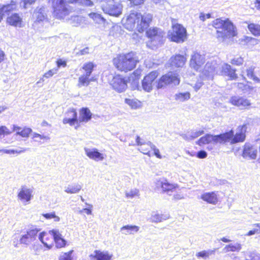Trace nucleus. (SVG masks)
Returning a JSON list of instances; mask_svg holds the SVG:
<instances>
[{
	"label": "nucleus",
	"instance_id": "obj_1",
	"mask_svg": "<svg viewBox=\"0 0 260 260\" xmlns=\"http://www.w3.org/2000/svg\"><path fill=\"white\" fill-rule=\"evenodd\" d=\"M245 125H243L240 129V132L237 133L235 135L233 129L229 132L220 134L219 135H212L207 134L200 138L196 144L201 146L202 145H226L228 143L233 145L239 142H243L245 139Z\"/></svg>",
	"mask_w": 260,
	"mask_h": 260
},
{
	"label": "nucleus",
	"instance_id": "obj_2",
	"mask_svg": "<svg viewBox=\"0 0 260 260\" xmlns=\"http://www.w3.org/2000/svg\"><path fill=\"white\" fill-rule=\"evenodd\" d=\"M213 26L216 29V38L219 42H223L237 35L236 27L228 19H216L213 21Z\"/></svg>",
	"mask_w": 260,
	"mask_h": 260
},
{
	"label": "nucleus",
	"instance_id": "obj_3",
	"mask_svg": "<svg viewBox=\"0 0 260 260\" xmlns=\"http://www.w3.org/2000/svg\"><path fill=\"white\" fill-rule=\"evenodd\" d=\"M138 62L135 52L120 54L113 59V63L119 71L127 72L133 70Z\"/></svg>",
	"mask_w": 260,
	"mask_h": 260
},
{
	"label": "nucleus",
	"instance_id": "obj_4",
	"mask_svg": "<svg viewBox=\"0 0 260 260\" xmlns=\"http://www.w3.org/2000/svg\"><path fill=\"white\" fill-rule=\"evenodd\" d=\"M165 33L161 29L157 27L150 28L146 31V35L150 40L147 42V46L154 49L164 42Z\"/></svg>",
	"mask_w": 260,
	"mask_h": 260
},
{
	"label": "nucleus",
	"instance_id": "obj_5",
	"mask_svg": "<svg viewBox=\"0 0 260 260\" xmlns=\"http://www.w3.org/2000/svg\"><path fill=\"white\" fill-rule=\"evenodd\" d=\"M179 75L174 72H169L162 75L157 81V89H164L167 87H173L179 84Z\"/></svg>",
	"mask_w": 260,
	"mask_h": 260
},
{
	"label": "nucleus",
	"instance_id": "obj_6",
	"mask_svg": "<svg viewBox=\"0 0 260 260\" xmlns=\"http://www.w3.org/2000/svg\"><path fill=\"white\" fill-rule=\"evenodd\" d=\"M53 9V14L58 19H63L70 12V6L65 0H49Z\"/></svg>",
	"mask_w": 260,
	"mask_h": 260
},
{
	"label": "nucleus",
	"instance_id": "obj_7",
	"mask_svg": "<svg viewBox=\"0 0 260 260\" xmlns=\"http://www.w3.org/2000/svg\"><path fill=\"white\" fill-rule=\"evenodd\" d=\"M96 66L91 62L85 63L82 67V69L84 71V73L79 77L78 79V87H81L82 86H87L91 81L94 80L93 77L89 78L92 72L93 71L94 68Z\"/></svg>",
	"mask_w": 260,
	"mask_h": 260
},
{
	"label": "nucleus",
	"instance_id": "obj_8",
	"mask_svg": "<svg viewBox=\"0 0 260 260\" xmlns=\"http://www.w3.org/2000/svg\"><path fill=\"white\" fill-rule=\"evenodd\" d=\"M168 36L172 41L182 43L186 39V30L181 25L177 24L173 26L172 30L169 32Z\"/></svg>",
	"mask_w": 260,
	"mask_h": 260
},
{
	"label": "nucleus",
	"instance_id": "obj_9",
	"mask_svg": "<svg viewBox=\"0 0 260 260\" xmlns=\"http://www.w3.org/2000/svg\"><path fill=\"white\" fill-rule=\"evenodd\" d=\"M122 8L120 3L114 1H109L102 5V9L105 13L115 17H118L122 14Z\"/></svg>",
	"mask_w": 260,
	"mask_h": 260
},
{
	"label": "nucleus",
	"instance_id": "obj_10",
	"mask_svg": "<svg viewBox=\"0 0 260 260\" xmlns=\"http://www.w3.org/2000/svg\"><path fill=\"white\" fill-rule=\"evenodd\" d=\"M153 16L151 13L144 12L138 13V21H137V30L141 32L146 29L152 21Z\"/></svg>",
	"mask_w": 260,
	"mask_h": 260
},
{
	"label": "nucleus",
	"instance_id": "obj_11",
	"mask_svg": "<svg viewBox=\"0 0 260 260\" xmlns=\"http://www.w3.org/2000/svg\"><path fill=\"white\" fill-rule=\"evenodd\" d=\"M220 66L216 61L213 60L207 62L203 71V74L208 79H213L215 74H218Z\"/></svg>",
	"mask_w": 260,
	"mask_h": 260
},
{
	"label": "nucleus",
	"instance_id": "obj_12",
	"mask_svg": "<svg viewBox=\"0 0 260 260\" xmlns=\"http://www.w3.org/2000/svg\"><path fill=\"white\" fill-rule=\"evenodd\" d=\"M124 27L129 30L137 29V21H138V12L133 11L122 20Z\"/></svg>",
	"mask_w": 260,
	"mask_h": 260
},
{
	"label": "nucleus",
	"instance_id": "obj_13",
	"mask_svg": "<svg viewBox=\"0 0 260 260\" xmlns=\"http://www.w3.org/2000/svg\"><path fill=\"white\" fill-rule=\"evenodd\" d=\"M39 230L37 228H32L28 230L26 234L22 235L20 238V243L22 244L29 245L37 240Z\"/></svg>",
	"mask_w": 260,
	"mask_h": 260
},
{
	"label": "nucleus",
	"instance_id": "obj_14",
	"mask_svg": "<svg viewBox=\"0 0 260 260\" xmlns=\"http://www.w3.org/2000/svg\"><path fill=\"white\" fill-rule=\"evenodd\" d=\"M56 231L51 230L48 232H43L39 234V239L45 246L49 249L54 245V233Z\"/></svg>",
	"mask_w": 260,
	"mask_h": 260
},
{
	"label": "nucleus",
	"instance_id": "obj_15",
	"mask_svg": "<svg viewBox=\"0 0 260 260\" xmlns=\"http://www.w3.org/2000/svg\"><path fill=\"white\" fill-rule=\"evenodd\" d=\"M205 62V55L200 54L198 52H194L191 56L190 60V66L197 71H201Z\"/></svg>",
	"mask_w": 260,
	"mask_h": 260
},
{
	"label": "nucleus",
	"instance_id": "obj_16",
	"mask_svg": "<svg viewBox=\"0 0 260 260\" xmlns=\"http://www.w3.org/2000/svg\"><path fill=\"white\" fill-rule=\"evenodd\" d=\"M112 88L119 92L125 91L127 88V82L119 75L114 76L110 82Z\"/></svg>",
	"mask_w": 260,
	"mask_h": 260
},
{
	"label": "nucleus",
	"instance_id": "obj_17",
	"mask_svg": "<svg viewBox=\"0 0 260 260\" xmlns=\"http://www.w3.org/2000/svg\"><path fill=\"white\" fill-rule=\"evenodd\" d=\"M156 187H160L162 192L169 193L175 191L179 188V186L177 184L170 183L167 179L165 178L162 180H158L157 181Z\"/></svg>",
	"mask_w": 260,
	"mask_h": 260
},
{
	"label": "nucleus",
	"instance_id": "obj_18",
	"mask_svg": "<svg viewBox=\"0 0 260 260\" xmlns=\"http://www.w3.org/2000/svg\"><path fill=\"white\" fill-rule=\"evenodd\" d=\"M158 75L156 71H153L146 76L142 81V87L146 92H150L152 89V83Z\"/></svg>",
	"mask_w": 260,
	"mask_h": 260
},
{
	"label": "nucleus",
	"instance_id": "obj_19",
	"mask_svg": "<svg viewBox=\"0 0 260 260\" xmlns=\"http://www.w3.org/2000/svg\"><path fill=\"white\" fill-rule=\"evenodd\" d=\"M112 257V254L107 251L96 250L94 251V254H90L82 260H111Z\"/></svg>",
	"mask_w": 260,
	"mask_h": 260
},
{
	"label": "nucleus",
	"instance_id": "obj_20",
	"mask_svg": "<svg viewBox=\"0 0 260 260\" xmlns=\"http://www.w3.org/2000/svg\"><path fill=\"white\" fill-rule=\"evenodd\" d=\"M230 103L237 107H239L241 109L246 108L249 106L251 104L250 101L244 97L239 96H233L230 100Z\"/></svg>",
	"mask_w": 260,
	"mask_h": 260
},
{
	"label": "nucleus",
	"instance_id": "obj_21",
	"mask_svg": "<svg viewBox=\"0 0 260 260\" xmlns=\"http://www.w3.org/2000/svg\"><path fill=\"white\" fill-rule=\"evenodd\" d=\"M78 119L77 117V113L74 108H70L66 113V117L63 119V124H69L70 125L73 126L76 123H77Z\"/></svg>",
	"mask_w": 260,
	"mask_h": 260
},
{
	"label": "nucleus",
	"instance_id": "obj_22",
	"mask_svg": "<svg viewBox=\"0 0 260 260\" xmlns=\"http://www.w3.org/2000/svg\"><path fill=\"white\" fill-rule=\"evenodd\" d=\"M217 191L205 192L201 196V199L207 203L216 205L219 201Z\"/></svg>",
	"mask_w": 260,
	"mask_h": 260
},
{
	"label": "nucleus",
	"instance_id": "obj_23",
	"mask_svg": "<svg viewBox=\"0 0 260 260\" xmlns=\"http://www.w3.org/2000/svg\"><path fill=\"white\" fill-rule=\"evenodd\" d=\"M236 70L233 69L231 66L227 63L223 64L220 67V69H219L218 74H221L223 76H227L231 79H235L237 78V75L235 73Z\"/></svg>",
	"mask_w": 260,
	"mask_h": 260
},
{
	"label": "nucleus",
	"instance_id": "obj_24",
	"mask_svg": "<svg viewBox=\"0 0 260 260\" xmlns=\"http://www.w3.org/2000/svg\"><path fill=\"white\" fill-rule=\"evenodd\" d=\"M186 61V58L182 55L178 54L172 56L169 60V64L172 68H181Z\"/></svg>",
	"mask_w": 260,
	"mask_h": 260
},
{
	"label": "nucleus",
	"instance_id": "obj_25",
	"mask_svg": "<svg viewBox=\"0 0 260 260\" xmlns=\"http://www.w3.org/2000/svg\"><path fill=\"white\" fill-rule=\"evenodd\" d=\"M16 3L13 1H12L9 4L0 5V22L5 15H9L11 12L16 9Z\"/></svg>",
	"mask_w": 260,
	"mask_h": 260
},
{
	"label": "nucleus",
	"instance_id": "obj_26",
	"mask_svg": "<svg viewBox=\"0 0 260 260\" xmlns=\"http://www.w3.org/2000/svg\"><path fill=\"white\" fill-rule=\"evenodd\" d=\"M33 17L38 22H41L47 19V8L44 6L37 7L33 13Z\"/></svg>",
	"mask_w": 260,
	"mask_h": 260
},
{
	"label": "nucleus",
	"instance_id": "obj_27",
	"mask_svg": "<svg viewBox=\"0 0 260 260\" xmlns=\"http://www.w3.org/2000/svg\"><path fill=\"white\" fill-rule=\"evenodd\" d=\"M18 197L21 201L28 203L32 197V191L29 188L22 187L18 194Z\"/></svg>",
	"mask_w": 260,
	"mask_h": 260
},
{
	"label": "nucleus",
	"instance_id": "obj_28",
	"mask_svg": "<svg viewBox=\"0 0 260 260\" xmlns=\"http://www.w3.org/2000/svg\"><path fill=\"white\" fill-rule=\"evenodd\" d=\"M7 21L11 25L19 27L22 26V19L17 13H14L8 17Z\"/></svg>",
	"mask_w": 260,
	"mask_h": 260
},
{
	"label": "nucleus",
	"instance_id": "obj_29",
	"mask_svg": "<svg viewBox=\"0 0 260 260\" xmlns=\"http://www.w3.org/2000/svg\"><path fill=\"white\" fill-rule=\"evenodd\" d=\"M204 134V129H192L183 135L182 137L186 140H193Z\"/></svg>",
	"mask_w": 260,
	"mask_h": 260
},
{
	"label": "nucleus",
	"instance_id": "obj_30",
	"mask_svg": "<svg viewBox=\"0 0 260 260\" xmlns=\"http://www.w3.org/2000/svg\"><path fill=\"white\" fill-rule=\"evenodd\" d=\"M92 116V113L87 108H82L79 111V121L80 122H87L89 121Z\"/></svg>",
	"mask_w": 260,
	"mask_h": 260
},
{
	"label": "nucleus",
	"instance_id": "obj_31",
	"mask_svg": "<svg viewBox=\"0 0 260 260\" xmlns=\"http://www.w3.org/2000/svg\"><path fill=\"white\" fill-rule=\"evenodd\" d=\"M54 241L55 246L57 248H62L66 246V241L62 238L61 235L58 232L56 231L54 233Z\"/></svg>",
	"mask_w": 260,
	"mask_h": 260
},
{
	"label": "nucleus",
	"instance_id": "obj_32",
	"mask_svg": "<svg viewBox=\"0 0 260 260\" xmlns=\"http://www.w3.org/2000/svg\"><path fill=\"white\" fill-rule=\"evenodd\" d=\"M242 155L245 158L254 159L256 156V151L254 147H244Z\"/></svg>",
	"mask_w": 260,
	"mask_h": 260
},
{
	"label": "nucleus",
	"instance_id": "obj_33",
	"mask_svg": "<svg viewBox=\"0 0 260 260\" xmlns=\"http://www.w3.org/2000/svg\"><path fill=\"white\" fill-rule=\"evenodd\" d=\"M88 16L96 23L100 24H105L107 22L106 19L104 18L100 14L92 12L89 13Z\"/></svg>",
	"mask_w": 260,
	"mask_h": 260
},
{
	"label": "nucleus",
	"instance_id": "obj_34",
	"mask_svg": "<svg viewBox=\"0 0 260 260\" xmlns=\"http://www.w3.org/2000/svg\"><path fill=\"white\" fill-rule=\"evenodd\" d=\"M242 249V245L240 243H235L230 244L229 245H226L224 248L223 250L225 252H239Z\"/></svg>",
	"mask_w": 260,
	"mask_h": 260
},
{
	"label": "nucleus",
	"instance_id": "obj_35",
	"mask_svg": "<svg viewBox=\"0 0 260 260\" xmlns=\"http://www.w3.org/2000/svg\"><path fill=\"white\" fill-rule=\"evenodd\" d=\"M86 155L91 159L95 160H102L103 159L104 157L102 153H100L96 150H93L92 151L86 150Z\"/></svg>",
	"mask_w": 260,
	"mask_h": 260
},
{
	"label": "nucleus",
	"instance_id": "obj_36",
	"mask_svg": "<svg viewBox=\"0 0 260 260\" xmlns=\"http://www.w3.org/2000/svg\"><path fill=\"white\" fill-rule=\"evenodd\" d=\"M190 98V94L189 92H180L174 95L175 100L179 102H183L189 100Z\"/></svg>",
	"mask_w": 260,
	"mask_h": 260
},
{
	"label": "nucleus",
	"instance_id": "obj_37",
	"mask_svg": "<svg viewBox=\"0 0 260 260\" xmlns=\"http://www.w3.org/2000/svg\"><path fill=\"white\" fill-rule=\"evenodd\" d=\"M124 102L126 104L129 105L132 109H137L141 106V102L137 99L126 98L124 100Z\"/></svg>",
	"mask_w": 260,
	"mask_h": 260
},
{
	"label": "nucleus",
	"instance_id": "obj_38",
	"mask_svg": "<svg viewBox=\"0 0 260 260\" xmlns=\"http://www.w3.org/2000/svg\"><path fill=\"white\" fill-rule=\"evenodd\" d=\"M126 230V234H133L139 230V227L137 225H126L121 228V231Z\"/></svg>",
	"mask_w": 260,
	"mask_h": 260
},
{
	"label": "nucleus",
	"instance_id": "obj_39",
	"mask_svg": "<svg viewBox=\"0 0 260 260\" xmlns=\"http://www.w3.org/2000/svg\"><path fill=\"white\" fill-rule=\"evenodd\" d=\"M248 28L254 36L260 35V25L254 23H250L248 25Z\"/></svg>",
	"mask_w": 260,
	"mask_h": 260
},
{
	"label": "nucleus",
	"instance_id": "obj_40",
	"mask_svg": "<svg viewBox=\"0 0 260 260\" xmlns=\"http://www.w3.org/2000/svg\"><path fill=\"white\" fill-rule=\"evenodd\" d=\"M81 188V186L79 184H72L69 185L65 191L68 193H76L78 192Z\"/></svg>",
	"mask_w": 260,
	"mask_h": 260
},
{
	"label": "nucleus",
	"instance_id": "obj_41",
	"mask_svg": "<svg viewBox=\"0 0 260 260\" xmlns=\"http://www.w3.org/2000/svg\"><path fill=\"white\" fill-rule=\"evenodd\" d=\"M254 68L253 66L247 68L246 69V75L249 78L255 81L259 82V79L254 74Z\"/></svg>",
	"mask_w": 260,
	"mask_h": 260
},
{
	"label": "nucleus",
	"instance_id": "obj_42",
	"mask_svg": "<svg viewBox=\"0 0 260 260\" xmlns=\"http://www.w3.org/2000/svg\"><path fill=\"white\" fill-rule=\"evenodd\" d=\"M143 154H147L149 156L155 155L158 158H161V156L159 154V151L158 149H155L153 147H151V150L146 151L145 150H140Z\"/></svg>",
	"mask_w": 260,
	"mask_h": 260
},
{
	"label": "nucleus",
	"instance_id": "obj_43",
	"mask_svg": "<svg viewBox=\"0 0 260 260\" xmlns=\"http://www.w3.org/2000/svg\"><path fill=\"white\" fill-rule=\"evenodd\" d=\"M32 139L36 142H39L40 143H44L48 140L46 137L42 136L40 134L35 133L32 137Z\"/></svg>",
	"mask_w": 260,
	"mask_h": 260
},
{
	"label": "nucleus",
	"instance_id": "obj_44",
	"mask_svg": "<svg viewBox=\"0 0 260 260\" xmlns=\"http://www.w3.org/2000/svg\"><path fill=\"white\" fill-rule=\"evenodd\" d=\"M253 226L254 227L253 229L247 233V236H251L260 233V223L254 224Z\"/></svg>",
	"mask_w": 260,
	"mask_h": 260
},
{
	"label": "nucleus",
	"instance_id": "obj_45",
	"mask_svg": "<svg viewBox=\"0 0 260 260\" xmlns=\"http://www.w3.org/2000/svg\"><path fill=\"white\" fill-rule=\"evenodd\" d=\"M213 251L210 250V251H206V250H203L201 251H200L196 254V256L198 258H206L207 257H208L210 255L212 254L213 253Z\"/></svg>",
	"mask_w": 260,
	"mask_h": 260
},
{
	"label": "nucleus",
	"instance_id": "obj_46",
	"mask_svg": "<svg viewBox=\"0 0 260 260\" xmlns=\"http://www.w3.org/2000/svg\"><path fill=\"white\" fill-rule=\"evenodd\" d=\"M136 142L138 145L142 146V145H150V142L146 140L141 138L140 137L137 136L136 139Z\"/></svg>",
	"mask_w": 260,
	"mask_h": 260
},
{
	"label": "nucleus",
	"instance_id": "obj_47",
	"mask_svg": "<svg viewBox=\"0 0 260 260\" xmlns=\"http://www.w3.org/2000/svg\"><path fill=\"white\" fill-rule=\"evenodd\" d=\"M73 252V250H71L67 252H64L59 257L58 260H73L72 257Z\"/></svg>",
	"mask_w": 260,
	"mask_h": 260
},
{
	"label": "nucleus",
	"instance_id": "obj_48",
	"mask_svg": "<svg viewBox=\"0 0 260 260\" xmlns=\"http://www.w3.org/2000/svg\"><path fill=\"white\" fill-rule=\"evenodd\" d=\"M12 133L6 126H0V139Z\"/></svg>",
	"mask_w": 260,
	"mask_h": 260
},
{
	"label": "nucleus",
	"instance_id": "obj_49",
	"mask_svg": "<svg viewBox=\"0 0 260 260\" xmlns=\"http://www.w3.org/2000/svg\"><path fill=\"white\" fill-rule=\"evenodd\" d=\"M238 88L241 89L244 92L252 91L253 87L248 84H244L243 83H239Z\"/></svg>",
	"mask_w": 260,
	"mask_h": 260
},
{
	"label": "nucleus",
	"instance_id": "obj_50",
	"mask_svg": "<svg viewBox=\"0 0 260 260\" xmlns=\"http://www.w3.org/2000/svg\"><path fill=\"white\" fill-rule=\"evenodd\" d=\"M31 132V129L30 128L25 127L21 130L20 132L19 133V135L22 137H27L29 134Z\"/></svg>",
	"mask_w": 260,
	"mask_h": 260
},
{
	"label": "nucleus",
	"instance_id": "obj_51",
	"mask_svg": "<svg viewBox=\"0 0 260 260\" xmlns=\"http://www.w3.org/2000/svg\"><path fill=\"white\" fill-rule=\"evenodd\" d=\"M92 205H88V207L87 208H83L82 210H79V213L81 214H83L85 213L87 215H90L92 213Z\"/></svg>",
	"mask_w": 260,
	"mask_h": 260
},
{
	"label": "nucleus",
	"instance_id": "obj_52",
	"mask_svg": "<svg viewBox=\"0 0 260 260\" xmlns=\"http://www.w3.org/2000/svg\"><path fill=\"white\" fill-rule=\"evenodd\" d=\"M167 217L166 216H163L162 215L160 214H155L153 216V220L155 222H161L164 220H166L167 219Z\"/></svg>",
	"mask_w": 260,
	"mask_h": 260
},
{
	"label": "nucleus",
	"instance_id": "obj_53",
	"mask_svg": "<svg viewBox=\"0 0 260 260\" xmlns=\"http://www.w3.org/2000/svg\"><path fill=\"white\" fill-rule=\"evenodd\" d=\"M138 195V191L137 190H132L125 193L126 197L128 199H132Z\"/></svg>",
	"mask_w": 260,
	"mask_h": 260
},
{
	"label": "nucleus",
	"instance_id": "obj_54",
	"mask_svg": "<svg viewBox=\"0 0 260 260\" xmlns=\"http://www.w3.org/2000/svg\"><path fill=\"white\" fill-rule=\"evenodd\" d=\"M243 59L241 57L238 58H234L231 61V63L232 64L237 66L241 65L243 63Z\"/></svg>",
	"mask_w": 260,
	"mask_h": 260
},
{
	"label": "nucleus",
	"instance_id": "obj_55",
	"mask_svg": "<svg viewBox=\"0 0 260 260\" xmlns=\"http://www.w3.org/2000/svg\"><path fill=\"white\" fill-rule=\"evenodd\" d=\"M43 216L46 219H49L51 218H57V220H59V218L58 216H56L54 212L50 213H45L43 214Z\"/></svg>",
	"mask_w": 260,
	"mask_h": 260
},
{
	"label": "nucleus",
	"instance_id": "obj_56",
	"mask_svg": "<svg viewBox=\"0 0 260 260\" xmlns=\"http://www.w3.org/2000/svg\"><path fill=\"white\" fill-rule=\"evenodd\" d=\"M128 1L129 2L131 7L140 5L144 2V0H128Z\"/></svg>",
	"mask_w": 260,
	"mask_h": 260
},
{
	"label": "nucleus",
	"instance_id": "obj_57",
	"mask_svg": "<svg viewBox=\"0 0 260 260\" xmlns=\"http://www.w3.org/2000/svg\"><path fill=\"white\" fill-rule=\"evenodd\" d=\"M57 69H53L52 70H49L48 72L46 73L44 75V77L48 78L50 77H52L54 74L57 73Z\"/></svg>",
	"mask_w": 260,
	"mask_h": 260
},
{
	"label": "nucleus",
	"instance_id": "obj_58",
	"mask_svg": "<svg viewBox=\"0 0 260 260\" xmlns=\"http://www.w3.org/2000/svg\"><path fill=\"white\" fill-rule=\"evenodd\" d=\"M77 3H80L87 6H91L93 5V3L90 0H78Z\"/></svg>",
	"mask_w": 260,
	"mask_h": 260
},
{
	"label": "nucleus",
	"instance_id": "obj_59",
	"mask_svg": "<svg viewBox=\"0 0 260 260\" xmlns=\"http://www.w3.org/2000/svg\"><path fill=\"white\" fill-rule=\"evenodd\" d=\"M89 53V48L86 47L82 50H79L78 52H77L76 55L78 56L83 55L87 54Z\"/></svg>",
	"mask_w": 260,
	"mask_h": 260
},
{
	"label": "nucleus",
	"instance_id": "obj_60",
	"mask_svg": "<svg viewBox=\"0 0 260 260\" xmlns=\"http://www.w3.org/2000/svg\"><path fill=\"white\" fill-rule=\"evenodd\" d=\"M196 156L199 158H204L207 156V153L205 151L201 150L197 152Z\"/></svg>",
	"mask_w": 260,
	"mask_h": 260
},
{
	"label": "nucleus",
	"instance_id": "obj_61",
	"mask_svg": "<svg viewBox=\"0 0 260 260\" xmlns=\"http://www.w3.org/2000/svg\"><path fill=\"white\" fill-rule=\"evenodd\" d=\"M22 1L24 4V7L26 8L27 6H30L34 4L36 0H22Z\"/></svg>",
	"mask_w": 260,
	"mask_h": 260
},
{
	"label": "nucleus",
	"instance_id": "obj_62",
	"mask_svg": "<svg viewBox=\"0 0 260 260\" xmlns=\"http://www.w3.org/2000/svg\"><path fill=\"white\" fill-rule=\"evenodd\" d=\"M21 130H22V128L21 127H19L18 126H17L16 125H12V132H16V134L19 135V133L20 132Z\"/></svg>",
	"mask_w": 260,
	"mask_h": 260
},
{
	"label": "nucleus",
	"instance_id": "obj_63",
	"mask_svg": "<svg viewBox=\"0 0 260 260\" xmlns=\"http://www.w3.org/2000/svg\"><path fill=\"white\" fill-rule=\"evenodd\" d=\"M57 67L58 68L60 67L61 66L62 67H66L67 65V63L65 61H63L61 59H58L56 61Z\"/></svg>",
	"mask_w": 260,
	"mask_h": 260
},
{
	"label": "nucleus",
	"instance_id": "obj_64",
	"mask_svg": "<svg viewBox=\"0 0 260 260\" xmlns=\"http://www.w3.org/2000/svg\"><path fill=\"white\" fill-rule=\"evenodd\" d=\"M71 20L75 22L76 21L77 22V23L78 24L81 21V18L79 16H73L71 17Z\"/></svg>",
	"mask_w": 260,
	"mask_h": 260
}]
</instances>
